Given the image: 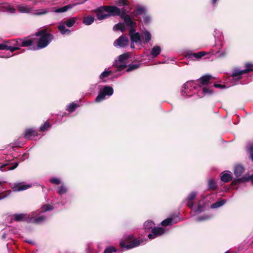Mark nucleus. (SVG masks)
I'll use <instances>...</instances> for the list:
<instances>
[{"label": "nucleus", "instance_id": "6ab92c4d", "mask_svg": "<svg viewBox=\"0 0 253 253\" xmlns=\"http://www.w3.org/2000/svg\"><path fill=\"white\" fill-rule=\"evenodd\" d=\"M161 51V49L159 46H155L152 48L151 55L153 57H156L160 54Z\"/></svg>", "mask_w": 253, "mask_h": 253}, {"label": "nucleus", "instance_id": "7ed1b4c3", "mask_svg": "<svg viewBox=\"0 0 253 253\" xmlns=\"http://www.w3.org/2000/svg\"><path fill=\"white\" fill-rule=\"evenodd\" d=\"M246 69L241 70L238 69H235L233 71L231 76L233 78L234 80L238 81L242 78L241 76L243 74L250 72L253 71V65L251 63H248L245 65Z\"/></svg>", "mask_w": 253, "mask_h": 253}, {"label": "nucleus", "instance_id": "f8f14e48", "mask_svg": "<svg viewBox=\"0 0 253 253\" xmlns=\"http://www.w3.org/2000/svg\"><path fill=\"white\" fill-rule=\"evenodd\" d=\"M18 166V162H15L13 163V165L12 166H8V164H5L0 166V169L1 171L13 170L16 168Z\"/></svg>", "mask_w": 253, "mask_h": 253}, {"label": "nucleus", "instance_id": "aec40b11", "mask_svg": "<svg viewBox=\"0 0 253 253\" xmlns=\"http://www.w3.org/2000/svg\"><path fill=\"white\" fill-rule=\"evenodd\" d=\"M94 21V17L91 15L85 16L83 18V22L86 25L91 24Z\"/></svg>", "mask_w": 253, "mask_h": 253}, {"label": "nucleus", "instance_id": "bf43d9fd", "mask_svg": "<svg viewBox=\"0 0 253 253\" xmlns=\"http://www.w3.org/2000/svg\"><path fill=\"white\" fill-rule=\"evenodd\" d=\"M213 86L216 88H224L226 87V86L225 85L218 84L216 83L214 84Z\"/></svg>", "mask_w": 253, "mask_h": 253}, {"label": "nucleus", "instance_id": "0e129e2a", "mask_svg": "<svg viewBox=\"0 0 253 253\" xmlns=\"http://www.w3.org/2000/svg\"><path fill=\"white\" fill-rule=\"evenodd\" d=\"M226 55V52L224 51V52H221V53L220 54V56H224Z\"/></svg>", "mask_w": 253, "mask_h": 253}, {"label": "nucleus", "instance_id": "49530a36", "mask_svg": "<svg viewBox=\"0 0 253 253\" xmlns=\"http://www.w3.org/2000/svg\"><path fill=\"white\" fill-rule=\"evenodd\" d=\"M202 90L203 92H204V93H207L210 95L212 94L213 93V90H212V89L208 88V87H204L203 88Z\"/></svg>", "mask_w": 253, "mask_h": 253}, {"label": "nucleus", "instance_id": "9d476101", "mask_svg": "<svg viewBox=\"0 0 253 253\" xmlns=\"http://www.w3.org/2000/svg\"><path fill=\"white\" fill-rule=\"evenodd\" d=\"M104 8V6H102L98 7L95 10L96 17L99 20L105 19L109 17V15H108V13L106 14L104 13L105 11Z\"/></svg>", "mask_w": 253, "mask_h": 253}, {"label": "nucleus", "instance_id": "79ce46f5", "mask_svg": "<svg viewBox=\"0 0 253 253\" xmlns=\"http://www.w3.org/2000/svg\"><path fill=\"white\" fill-rule=\"evenodd\" d=\"M112 74V72L111 71H104L100 75V79H103L105 78L108 77V76L111 75Z\"/></svg>", "mask_w": 253, "mask_h": 253}, {"label": "nucleus", "instance_id": "1a4fd4ad", "mask_svg": "<svg viewBox=\"0 0 253 253\" xmlns=\"http://www.w3.org/2000/svg\"><path fill=\"white\" fill-rule=\"evenodd\" d=\"M245 171V168L241 164H236L234 167V174L236 177H242V175Z\"/></svg>", "mask_w": 253, "mask_h": 253}, {"label": "nucleus", "instance_id": "393cba45", "mask_svg": "<svg viewBox=\"0 0 253 253\" xmlns=\"http://www.w3.org/2000/svg\"><path fill=\"white\" fill-rule=\"evenodd\" d=\"M206 55V53L204 51H200L195 53H192L189 54V57H194L197 59H200Z\"/></svg>", "mask_w": 253, "mask_h": 253}, {"label": "nucleus", "instance_id": "f704fd0d", "mask_svg": "<svg viewBox=\"0 0 253 253\" xmlns=\"http://www.w3.org/2000/svg\"><path fill=\"white\" fill-rule=\"evenodd\" d=\"M173 218H168L165 220H164L161 222V225L163 226H167L169 225H171L173 224L172 223Z\"/></svg>", "mask_w": 253, "mask_h": 253}, {"label": "nucleus", "instance_id": "052dcab7", "mask_svg": "<svg viewBox=\"0 0 253 253\" xmlns=\"http://www.w3.org/2000/svg\"><path fill=\"white\" fill-rule=\"evenodd\" d=\"M202 208V207L201 205L200 204H198V205H197V207H196V210H195V211H201Z\"/></svg>", "mask_w": 253, "mask_h": 253}, {"label": "nucleus", "instance_id": "ea45409f", "mask_svg": "<svg viewBox=\"0 0 253 253\" xmlns=\"http://www.w3.org/2000/svg\"><path fill=\"white\" fill-rule=\"evenodd\" d=\"M117 249L113 246H110L107 247L104 251V253H113V252H116Z\"/></svg>", "mask_w": 253, "mask_h": 253}, {"label": "nucleus", "instance_id": "0eeeda50", "mask_svg": "<svg viewBox=\"0 0 253 253\" xmlns=\"http://www.w3.org/2000/svg\"><path fill=\"white\" fill-rule=\"evenodd\" d=\"M212 78V77L211 75L208 74L202 76L196 81L198 82V84H197L198 86L201 87L202 86L209 84Z\"/></svg>", "mask_w": 253, "mask_h": 253}, {"label": "nucleus", "instance_id": "f03ea898", "mask_svg": "<svg viewBox=\"0 0 253 253\" xmlns=\"http://www.w3.org/2000/svg\"><path fill=\"white\" fill-rule=\"evenodd\" d=\"M143 242V240L141 238H136L133 235L131 234L126 237L120 244L121 248H125L127 250H129L136 247L138 246Z\"/></svg>", "mask_w": 253, "mask_h": 253}, {"label": "nucleus", "instance_id": "680f3d73", "mask_svg": "<svg viewBox=\"0 0 253 253\" xmlns=\"http://www.w3.org/2000/svg\"><path fill=\"white\" fill-rule=\"evenodd\" d=\"M135 28H131V29H130L129 30V35L130 36L131 35H132L133 33H134L135 31V30L134 29Z\"/></svg>", "mask_w": 253, "mask_h": 253}, {"label": "nucleus", "instance_id": "603ef678", "mask_svg": "<svg viewBox=\"0 0 253 253\" xmlns=\"http://www.w3.org/2000/svg\"><path fill=\"white\" fill-rule=\"evenodd\" d=\"M120 9H121V13L120 15H119V16H120L121 18H123V17H124L125 16H126L127 15V14H126L127 11L124 7H123Z\"/></svg>", "mask_w": 253, "mask_h": 253}, {"label": "nucleus", "instance_id": "338daca9", "mask_svg": "<svg viewBox=\"0 0 253 253\" xmlns=\"http://www.w3.org/2000/svg\"><path fill=\"white\" fill-rule=\"evenodd\" d=\"M217 0H212V3L213 5H214L216 2Z\"/></svg>", "mask_w": 253, "mask_h": 253}, {"label": "nucleus", "instance_id": "a211bd4d", "mask_svg": "<svg viewBox=\"0 0 253 253\" xmlns=\"http://www.w3.org/2000/svg\"><path fill=\"white\" fill-rule=\"evenodd\" d=\"M35 39H22L21 42V47H28L32 44V43L34 42Z\"/></svg>", "mask_w": 253, "mask_h": 253}, {"label": "nucleus", "instance_id": "4c0bfd02", "mask_svg": "<svg viewBox=\"0 0 253 253\" xmlns=\"http://www.w3.org/2000/svg\"><path fill=\"white\" fill-rule=\"evenodd\" d=\"M50 126L51 125L50 123L48 122H46L44 123L43 125L41 126L40 128V130L41 131H45L47 130Z\"/></svg>", "mask_w": 253, "mask_h": 253}, {"label": "nucleus", "instance_id": "4be33fe9", "mask_svg": "<svg viewBox=\"0 0 253 253\" xmlns=\"http://www.w3.org/2000/svg\"><path fill=\"white\" fill-rule=\"evenodd\" d=\"M232 179V176L228 173H222L221 176V180L225 183L229 182Z\"/></svg>", "mask_w": 253, "mask_h": 253}, {"label": "nucleus", "instance_id": "f257e3e1", "mask_svg": "<svg viewBox=\"0 0 253 253\" xmlns=\"http://www.w3.org/2000/svg\"><path fill=\"white\" fill-rule=\"evenodd\" d=\"M36 37L40 38L37 41L36 46L33 47L34 49H40L46 47L54 39V36L50 33V30L45 28L39 30L35 33Z\"/></svg>", "mask_w": 253, "mask_h": 253}, {"label": "nucleus", "instance_id": "39448f33", "mask_svg": "<svg viewBox=\"0 0 253 253\" xmlns=\"http://www.w3.org/2000/svg\"><path fill=\"white\" fill-rule=\"evenodd\" d=\"M249 181H251L252 185H253V174L250 176H247V174H245L240 178L234 179L231 182V185L232 186H234L239 183H244Z\"/></svg>", "mask_w": 253, "mask_h": 253}, {"label": "nucleus", "instance_id": "20e7f679", "mask_svg": "<svg viewBox=\"0 0 253 253\" xmlns=\"http://www.w3.org/2000/svg\"><path fill=\"white\" fill-rule=\"evenodd\" d=\"M104 10L110 16H119L121 14V9L116 6L105 5Z\"/></svg>", "mask_w": 253, "mask_h": 253}, {"label": "nucleus", "instance_id": "72a5a7b5", "mask_svg": "<svg viewBox=\"0 0 253 253\" xmlns=\"http://www.w3.org/2000/svg\"><path fill=\"white\" fill-rule=\"evenodd\" d=\"M113 29L116 31L121 30L123 32L125 31L124 24L123 23H119L114 26Z\"/></svg>", "mask_w": 253, "mask_h": 253}, {"label": "nucleus", "instance_id": "e433bc0d", "mask_svg": "<svg viewBox=\"0 0 253 253\" xmlns=\"http://www.w3.org/2000/svg\"><path fill=\"white\" fill-rule=\"evenodd\" d=\"M71 6L69 5H65L63 7L58 8L55 10L56 13L64 12L67 11Z\"/></svg>", "mask_w": 253, "mask_h": 253}, {"label": "nucleus", "instance_id": "5fc2aeb1", "mask_svg": "<svg viewBox=\"0 0 253 253\" xmlns=\"http://www.w3.org/2000/svg\"><path fill=\"white\" fill-rule=\"evenodd\" d=\"M143 19L145 23H148L151 20L150 17L147 15L146 12L143 15Z\"/></svg>", "mask_w": 253, "mask_h": 253}, {"label": "nucleus", "instance_id": "58836bf2", "mask_svg": "<svg viewBox=\"0 0 253 253\" xmlns=\"http://www.w3.org/2000/svg\"><path fill=\"white\" fill-rule=\"evenodd\" d=\"M67 192V189L64 185H61L58 187V193L59 195H62L65 194Z\"/></svg>", "mask_w": 253, "mask_h": 253}, {"label": "nucleus", "instance_id": "7c9ffc66", "mask_svg": "<svg viewBox=\"0 0 253 253\" xmlns=\"http://www.w3.org/2000/svg\"><path fill=\"white\" fill-rule=\"evenodd\" d=\"M79 107V105L77 104V103H75L74 102H73L71 104H70L68 106V108H67V110L71 112V113H72L73 112H74L76 109L78 107Z\"/></svg>", "mask_w": 253, "mask_h": 253}, {"label": "nucleus", "instance_id": "4d7b16f0", "mask_svg": "<svg viewBox=\"0 0 253 253\" xmlns=\"http://www.w3.org/2000/svg\"><path fill=\"white\" fill-rule=\"evenodd\" d=\"M8 45L6 44L5 43L0 44V50H8Z\"/></svg>", "mask_w": 253, "mask_h": 253}, {"label": "nucleus", "instance_id": "412c9836", "mask_svg": "<svg viewBox=\"0 0 253 253\" xmlns=\"http://www.w3.org/2000/svg\"><path fill=\"white\" fill-rule=\"evenodd\" d=\"M21 42V39H17L16 40L7 41L6 42L12 45L13 46H16L20 48L21 47V45H20Z\"/></svg>", "mask_w": 253, "mask_h": 253}, {"label": "nucleus", "instance_id": "6e6552de", "mask_svg": "<svg viewBox=\"0 0 253 253\" xmlns=\"http://www.w3.org/2000/svg\"><path fill=\"white\" fill-rule=\"evenodd\" d=\"M128 39L122 35L114 42V45L115 46L118 45L120 47H124L128 44Z\"/></svg>", "mask_w": 253, "mask_h": 253}, {"label": "nucleus", "instance_id": "2f4dec72", "mask_svg": "<svg viewBox=\"0 0 253 253\" xmlns=\"http://www.w3.org/2000/svg\"><path fill=\"white\" fill-rule=\"evenodd\" d=\"M58 28L62 34H69L70 33V30L66 29L64 24L59 25Z\"/></svg>", "mask_w": 253, "mask_h": 253}, {"label": "nucleus", "instance_id": "473e14b6", "mask_svg": "<svg viewBox=\"0 0 253 253\" xmlns=\"http://www.w3.org/2000/svg\"><path fill=\"white\" fill-rule=\"evenodd\" d=\"M143 37L144 38L145 42L146 43L149 42L151 40V34L148 31L144 32Z\"/></svg>", "mask_w": 253, "mask_h": 253}, {"label": "nucleus", "instance_id": "a18cd8bd", "mask_svg": "<svg viewBox=\"0 0 253 253\" xmlns=\"http://www.w3.org/2000/svg\"><path fill=\"white\" fill-rule=\"evenodd\" d=\"M194 84H196V82L195 81H190L187 82H186L184 85H183V88L184 89H186L188 87L189 85H191V86L193 85Z\"/></svg>", "mask_w": 253, "mask_h": 253}, {"label": "nucleus", "instance_id": "c9c22d12", "mask_svg": "<svg viewBox=\"0 0 253 253\" xmlns=\"http://www.w3.org/2000/svg\"><path fill=\"white\" fill-rule=\"evenodd\" d=\"M140 67V64H130L128 66V67L126 69L127 72H130L135 69H138Z\"/></svg>", "mask_w": 253, "mask_h": 253}, {"label": "nucleus", "instance_id": "09e8293b", "mask_svg": "<svg viewBox=\"0 0 253 253\" xmlns=\"http://www.w3.org/2000/svg\"><path fill=\"white\" fill-rule=\"evenodd\" d=\"M154 225V223L153 221H147L145 222L144 223V226L145 229H149L152 228V227Z\"/></svg>", "mask_w": 253, "mask_h": 253}, {"label": "nucleus", "instance_id": "69168bd1", "mask_svg": "<svg viewBox=\"0 0 253 253\" xmlns=\"http://www.w3.org/2000/svg\"><path fill=\"white\" fill-rule=\"evenodd\" d=\"M15 9L13 8H11L10 9V11L11 12V13H14L15 12Z\"/></svg>", "mask_w": 253, "mask_h": 253}, {"label": "nucleus", "instance_id": "b1692460", "mask_svg": "<svg viewBox=\"0 0 253 253\" xmlns=\"http://www.w3.org/2000/svg\"><path fill=\"white\" fill-rule=\"evenodd\" d=\"M54 209V207L49 204L43 205L41 209L40 212H45L48 211H52Z\"/></svg>", "mask_w": 253, "mask_h": 253}, {"label": "nucleus", "instance_id": "de8ad7c7", "mask_svg": "<svg viewBox=\"0 0 253 253\" xmlns=\"http://www.w3.org/2000/svg\"><path fill=\"white\" fill-rule=\"evenodd\" d=\"M196 195L197 194L195 192L190 193L188 197L186 198V200L193 201L196 198Z\"/></svg>", "mask_w": 253, "mask_h": 253}, {"label": "nucleus", "instance_id": "bb28decb", "mask_svg": "<svg viewBox=\"0 0 253 253\" xmlns=\"http://www.w3.org/2000/svg\"><path fill=\"white\" fill-rule=\"evenodd\" d=\"M226 202V200H224V199H222L220 201H218L213 204H212L211 206V209H216V208H218L220 207H221L222 206H223Z\"/></svg>", "mask_w": 253, "mask_h": 253}, {"label": "nucleus", "instance_id": "a878e982", "mask_svg": "<svg viewBox=\"0 0 253 253\" xmlns=\"http://www.w3.org/2000/svg\"><path fill=\"white\" fill-rule=\"evenodd\" d=\"M131 42L137 43L140 41V35L138 32L135 33L130 36Z\"/></svg>", "mask_w": 253, "mask_h": 253}, {"label": "nucleus", "instance_id": "e2e57ef3", "mask_svg": "<svg viewBox=\"0 0 253 253\" xmlns=\"http://www.w3.org/2000/svg\"><path fill=\"white\" fill-rule=\"evenodd\" d=\"M1 195H0V200L3 199L4 198L6 197V196H7L6 194H4V193H2L1 194Z\"/></svg>", "mask_w": 253, "mask_h": 253}, {"label": "nucleus", "instance_id": "dca6fc26", "mask_svg": "<svg viewBox=\"0 0 253 253\" xmlns=\"http://www.w3.org/2000/svg\"><path fill=\"white\" fill-rule=\"evenodd\" d=\"M30 185L22 184V183L15 184L12 187L13 191H19L27 189Z\"/></svg>", "mask_w": 253, "mask_h": 253}, {"label": "nucleus", "instance_id": "2eb2a0df", "mask_svg": "<svg viewBox=\"0 0 253 253\" xmlns=\"http://www.w3.org/2000/svg\"><path fill=\"white\" fill-rule=\"evenodd\" d=\"M145 13V9L142 6L137 7L132 12L133 15L136 18H138L140 15H143Z\"/></svg>", "mask_w": 253, "mask_h": 253}, {"label": "nucleus", "instance_id": "13d9d810", "mask_svg": "<svg viewBox=\"0 0 253 253\" xmlns=\"http://www.w3.org/2000/svg\"><path fill=\"white\" fill-rule=\"evenodd\" d=\"M187 201V206L190 209H192L194 206L193 201L186 200Z\"/></svg>", "mask_w": 253, "mask_h": 253}, {"label": "nucleus", "instance_id": "f3484780", "mask_svg": "<svg viewBox=\"0 0 253 253\" xmlns=\"http://www.w3.org/2000/svg\"><path fill=\"white\" fill-rule=\"evenodd\" d=\"M217 188V185L213 179H210L208 181V190L210 191H214Z\"/></svg>", "mask_w": 253, "mask_h": 253}, {"label": "nucleus", "instance_id": "774afa93", "mask_svg": "<svg viewBox=\"0 0 253 253\" xmlns=\"http://www.w3.org/2000/svg\"><path fill=\"white\" fill-rule=\"evenodd\" d=\"M130 47L133 48H134V45L133 44V42H131V44H130Z\"/></svg>", "mask_w": 253, "mask_h": 253}, {"label": "nucleus", "instance_id": "8fccbe9b", "mask_svg": "<svg viewBox=\"0 0 253 253\" xmlns=\"http://www.w3.org/2000/svg\"><path fill=\"white\" fill-rule=\"evenodd\" d=\"M116 66L117 67V71H121L127 67L126 64H118L117 62H116Z\"/></svg>", "mask_w": 253, "mask_h": 253}, {"label": "nucleus", "instance_id": "a19ab883", "mask_svg": "<svg viewBox=\"0 0 253 253\" xmlns=\"http://www.w3.org/2000/svg\"><path fill=\"white\" fill-rule=\"evenodd\" d=\"M128 58V55L127 53H124L120 55L119 56V62L120 63L124 62L125 60H126Z\"/></svg>", "mask_w": 253, "mask_h": 253}, {"label": "nucleus", "instance_id": "cd10ccee", "mask_svg": "<svg viewBox=\"0 0 253 253\" xmlns=\"http://www.w3.org/2000/svg\"><path fill=\"white\" fill-rule=\"evenodd\" d=\"M46 218L44 215L40 216L33 218V222L36 224H40L43 222Z\"/></svg>", "mask_w": 253, "mask_h": 253}, {"label": "nucleus", "instance_id": "ddd939ff", "mask_svg": "<svg viewBox=\"0 0 253 253\" xmlns=\"http://www.w3.org/2000/svg\"><path fill=\"white\" fill-rule=\"evenodd\" d=\"M122 19H124L126 26L130 27V28H135L136 27V22L132 20L130 16L129 15H126Z\"/></svg>", "mask_w": 253, "mask_h": 253}, {"label": "nucleus", "instance_id": "c85d7f7f", "mask_svg": "<svg viewBox=\"0 0 253 253\" xmlns=\"http://www.w3.org/2000/svg\"><path fill=\"white\" fill-rule=\"evenodd\" d=\"M77 20V18L76 17H72L66 20L64 22V24L66 25L69 27H71L74 25Z\"/></svg>", "mask_w": 253, "mask_h": 253}, {"label": "nucleus", "instance_id": "6e6d98bb", "mask_svg": "<svg viewBox=\"0 0 253 253\" xmlns=\"http://www.w3.org/2000/svg\"><path fill=\"white\" fill-rule=\"evenodd\" d=\"M249 151L250 153V157L253 161V145H251L249 148Z\"/></svg>", "mask_w": 253, "mask_h": 253}, {"label": "nucleus", "instance_id": "c03bdc74", "mask_svg": "<svg viewBox=\"0 0 253 253\" xmlns=\"http://www.w3.org/2000/svg\"><path fill=\"white\" fill-rule=\"evenodd\" d=\"M18 10L20 12H22V13H28L30 12V9L29 8H28L26 6H20L18 7Z\"/></svg>", "mask_w": 253, "mask_h": 253}, {"label": "nucleus", "instance_id": "9b49d317", "mask_svg": "<svg viewBox=\"0 0 253 253\" xmlns=\"http://www.w3.org/2000/svg\"><path fill=\"white\" fill-rule=\"evenodd\" d=\"M38 133L33 128H30L26 129L24 137L28 139H32L33 137L37 136Z\"/></svg>", "mask_w": 253, "mask_h": 253}, {"label": "nucleus", "instance_id": "5701e85b", "mask_svg": "<svg viewBox=\"0 0 253 253\" xmlns=\"http://www.w3.org/2000/svg\"><path fill=\"white\" fill-rule=\"evenodd\" d=\"M101 90L106 95L108 96L112 95L114 92L113 87L109 86H104L103 89Z\"/></svg>", "mask_w": 253, "mask_h": 253}, {"label": "nucleus", "instance_id": "4468645a", "mask_svg": "<svg viewBox=\"0 0 253 253\" xmlns=\"http://www.w3.org/2000/svg\"><path fill=\"white\" fill-rule=\"evenodd\" d=\"M12 219L17 222L27 221L26 214L24 213L14 214L12 216Z\"/></svg>", "mask_w": 253, "mask_h": 253}, {"label": "nucleus", "instance_id": "c756f323", "mask_svg": "<svg viewBox=\"0 0 253 253\" xmlns=\"http://www.w3.org/2000/svg\"><path fill=\"white\" fill-rule=\"evenodd\" d=\"M106 95L100 90L97 97L95 98V102H100L105 98Z\"/></svg>", "mask_w": 253, "mask_h": 253}, {"label": "nucleus", "instance_id": "864d4df0", "mask_svg": "<svg viewBox=\"0 0 253 253\" xmlns=\"http://www.w3.org/2000/svg\"><path fill=\"white\" fill-rule=\"evenodd\" d=\"M20 47L13 46L12 45H8V50H10L11 52H13L17 50H19Z\"/></svg>", "mask_w": 253, "mask_h": 253}, {"label": "nucleus", "instance_id": "3c124183", "mask_svg": "<svg viewBox=\"0 0 253 253\" xmlns=\"http://www.w3.org/2000/svg\"><path fill=\"white\" fill-rule=\"evenodd\" d=\"M50 182L56 185H58L60 183V180L58 178H52L50 180Z\"/></svg>", "mask_w": 253, "mask_h": 253}, {"label": "nucleus", "instance_id": "423d86ee", "mask_svg": "<svg viewBox=\"0 0 253 253\" xmlns=\"http://www.w3.org/2000/svg\"><path fill=\"white\" fill-rule=\"evenodd\" d=\"M165 232V229L162 227H154L152 229L151 233L148 234V237L150 239H153L155 238L156 237L163 235Z\"/></svg>", "mask_w": 253, "mask_h": 253}, {"label": "nucleus", "instance_id": "37998d69", "mask_svg": "<svg viewBox=\"0 0 253 253\" xmlns=\"http://www.w3.org/2000/svg\"><path fill=\"white\" fill-rule=\"evenodd\" d=\"M116 4L119 6H127L129 5V2L127 0H118Z\"/></svg>", "mask_w": 253, "mask_h": 253}]
</instances>
